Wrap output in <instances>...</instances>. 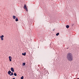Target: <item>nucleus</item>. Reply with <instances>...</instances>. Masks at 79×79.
Listing matches in <instances>:
<instances>
[{
    "label": "nucleus",
    "mask_w": 79,
    "mask_h": 79,
    "mask_svg": "<svg viewBox=\"0 0 79 79\" xmlns=\"http://www.w3.org/2000/svg\"><path fill=\"white\" fill-rule=\"evenodd\" d=\"M67 58L69 61H72L73 60V54L71 53L67 54Z\"/></svg>",
    "instance_id": "1"
},
{
    "label": "nucleus",
    "mask_w": 79,
    "mask_h": 79,
    "mask_svg": "<svg viewBox=\"0 0 79 79\" xmlns=\"http://www.w3.org/2000/svg\"><path fill=\"white\" fill-rule=\"evenodd\" d=\"M23 8L24 9H25L26 11H28V10H27V6H26V4H24Z\"/></svg>",
    "instance_id": "2"
},
{
    "label": "nucleus",
    "mask_w": 79,
    "mask_h": 79,
    "mask_svg": "<svg viewBox=\"0 0 79 79\" xmlns=\"http://www.w3.org/2000/svg\"><path fill=\"white\" fill-rule=\"evenodd\" d=\"M3 37H4V36H3V35L0 36V38L2 40H3Z\"/></svg>",
    "instance_id": "3"
},
{
    "label": "nucleus",
    "mask_w": 79,
    "mask_h": 79,
    "mask_svg": "<svg viewBox=\"0 0 79 79\" xmlns=\"http://www.w3.org/2000/svg\"><path fill=\"white\" fill-rule=\"evenodd\" d=\"M9 58L10 61H11V59H12V57L11 56H9Z\"/></svg>",
    "instance_id": "4"
},
{
    "label": "nucleus",
    "mask_w": 79,
    "mask_h": 79,
    "mask_svg": "<svg viewBox=\"0 0 79 79\" xmlns=\"http://www.w3.org/2000/svg\"><path fill=\"white\" fill-rule=\"evenodd\" d=\"M11 71L12 72H14V71H15V70H14V69H13V68H11Z\"/></svg>",
    "instance_id": "5"
},
{
    "label": "nucleus",
    "mask_w": 79,
    "mask_h": 79,
    "mask_svg": "<svg viewBox=\"0 0 79 79\" xmlns=\"http://www.w3.org/2000/svg\"><path fill=\"white\" fill-rule=\"evenodd\" d=\"M22 55H24V56H25L26 55V52H24V53H22Z\"/></svg>",
    "instance_id": "6"
},
{
    "label": "nucleus",
    "mask_w": 79,
    "mask_h": 79,
    "mask_svg": "<svg viewBox=\"0 0 79 79\" xmlns=\"http://www.w3.org/2000/svg\"><path fill=\"white\" fill-rule=\"evenodd\" d=\"M11 73V72L10 71V70H9L8 72V74H10V73Z\"/></svg>",
    "instance_id": "7"
},
{
    "label": "nucleus",
    "mask_w": 79,
    "mask_h": 79,
    "mask_svg": "<svg viewBox=\"0 0 79 79\" xmlns=\"http://www.w3.org/2000/svg\"><path fill=\"white\" fill-rule=\"evenodd\" d=\"M13 19H15L16 18V16L13 15Z\"/></svg>",
    "instance_id": "8"
},
{
    "label": "nucleus",
    "mask_w": 79,
    "mask_h": 79,
    "mask_svg": "<svg viewBox=\"0 0 79 79\" xmlns=\"http://www.w3.org/2000/svg\"><path fill=\"white\" fill-rule=\"evenodd\" d=\"M66 28H68L69 27V25H66Z\"/></svg>",
    "instance_id": "9"
},
{
    "label": "nucleus",
    "mask_w": 79,
    "mask_h": 79,
    "mask_svg": "<svg viewBox=\"0 0 79 79\" xmlns=\"http://www.w3.org/2000/svg\"><path fill=\"white\" fill-rule=\"evenodd\" d=\"M14 75V76H17V74H16V73H15Z\"/></svg>",
    "instance_id": "10"
},
{
    "label": "nucleus",
    "mask_w": 79,
    "mask_h": 79,
    "mask_svg": "<svg viewBox=\"0 0 79 79\" xmlns=\"http://www.w3.org/2000/svg\"><path fill=\"white\" fill-rule=\"evenodd\" d=\"M13 72H12L11 73V74L10 75V76H13Z\"/></svg>",
    "instance_id": "11"
},
{
    "label": "nucleus",
    "mask_w": 79,
    "mask_h": 79,
    "mask_svg": "<svg viewBox=\"0 0 79 79\" xmlns=\"http://www.w3.org/2000/svg\"><path fill=\"white\" fill-rule=\"evenodd\" d=\"M15 21H18V18H16L15 19Z\"/></svg>",
    "instance_id": "12"
},
{
    "label": "nucleus",
    "mask_w": 79,
    "mask_h": 79,
    "mask_svg": "<svg viewBox=\"0 0 79 79\" xmlns=\"http://www.w3.org/2000/svg\"><path fill=\"white\" fill-rule=\"evenodd\" d=\"M59 34V33H57L56 34V35L57 36H58Z\"/></svg>",
    "instance_id": "13"
},
{
    "label": "nucleus",
    "mask_w": 79,
    "mask_h": 79,
    "mask_svg": "<svg viewBox=\"0 0 79 79\" xmlns=\"http://www.w3.org/2000/svg\"><path fill=\"white\" fill-rule=\"evenodd\" d=\"M25 63H23V66H25Z\"/></svg>",
    "instance_id": "14"
},
{
    "label": "nucleus",
    "mask_w": 79,
    "mask_h": 79,
    "mask_svg": "<svg viewBox=\"0 0 79 79\" xmlns=\"http://www.w3.org/2000/svg\"><path fill=\"white\" fill-rule=\"evenodd\" d=\"M23 78H24V77H23V76H22V77H21V79H23Z\"/></svg>",
    "instance_id": "15"
},
{
    "label": "nucleus",
    "mask_w": 79,
    "mask_h": 79,
    "mask_svg": "<svg viewBox=\"0 0 79 79\" xmlns=\"http://www.w3.org/2000/svg\"><path fill=\"white\" fill-rule=\"evenodd\" d=\"M12 79H15V78H13Z\"/></svg>",
    "instance_id": "16"
}]
</instances>
